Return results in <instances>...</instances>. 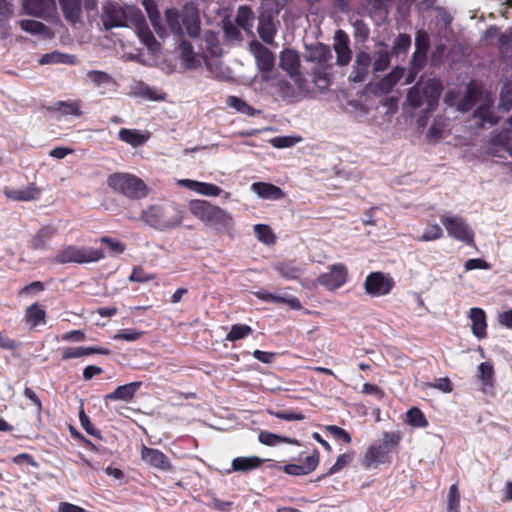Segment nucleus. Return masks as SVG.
<instances>
[{"instance_id": "0eeeda50", "label": "nucleus", "mask_w": 512, "mask_h": 512, "mask_svg": "<svg viewBox=\"0 0 512 512\" xmlns=\"http://www.w3.org/2000/svg\"><path fill=\"white\" fill-rule=\"evenodd\" d=\"M348 279V269L342 263L333 264L329 271L318 277V283L327 290L334 291L342 287Z\"/></svg>"}, {"instance_id": "aec40b11", "label": "nucleus", "mask_w": 512, "mask_h": 512, "mask_svg": "<svg viewBox=\"0 0 512 512\" xmlns=\"http://www.w3.org/2000/svg\"><path fill=\"white\" fill-rule=\"evenodd\" d=\"M255 296L262 301L271 302V303H282L288 305L291 309L300 310L302 309V304L297 297H286L281 295L272 294L264 289H261L254 293Z\"/></svg>"}, {"instance_id": "c03bdc74", "label": "nucleus", "mask_w": 512, "mask_h": 512, "mask_svg": "<svg viewBox=\"0 0 512 512\" xmlns=\"http://www.w3.org/2000/svg\"><path fill=\"white\" fill-rule=\"evenodd\" d=\"M254 232L259 241L268 245L275 243L276 237L270 226L266 224H256L254 226Z\"/></svg>"}, {"instance_id": "a211bd4d", "label": "nucleus", "mask_w": 512, "mask_h": 512, "mask_svg": "<svg viewBox=\"0 0 512 512\" xmlns=\"http://www.w3.org/2000/svg\"><path fill=\"white\" fill-rule=\"evenodd\" d=\"M142 382L135 381L125 385L118 386L113 392L105 396V400L130 402L137 391L140 389Z\"/></svg>"}, {"instance_id": "680f3d73", "label": "nucleus", "mask_w": 512, "mask_h": 512, "mask_svg": "<svg viewBox=\"0 0 512 512\" xmlns=\"http://www.w3.org/2000/svg\"><path fill=\"white\" fill-rule=\"evenodd\" d=\"M58 106V110L64 115L80 116L82 114V112L80 111V103L78 101H60L58 103Z\"/></svg>"}, {"instance_id": "a18cd8bd", "label": "nucleus", "mask_w": 512, "mask_h": 512, "mask_svg": "<svg viewBox=\"0 0 512 512\" xmlns=\"http://www.w3.org/2000/svg\"><path fill=\"white\" fill-rule=\"evenodd\" d=\"M479 379L483 386H493L494 367L490 362H482L478 366Z\"/></svg>"}, {"instance_id": "c85d7f7f", "label": "nucleus", "mask_w": 512, "mask_h": 512, "mask_svg": "<svg viewBox=\"0 0 512 512\" xmlns=\"http://www.w3.org/2000/svg\"><path fill=\"white\" fill-rule=\"evenodd\" d=\"M41 191L34 184L29 185L24 189H12L6 191L5 194L8 198L16 201H31L38 198Z\"/></svg>"}, {"instance_id": "c756f323", "label": "nucleus", "mask_w": 512, "mask_h": 512, "mask_svg": "<svg viewBox=\"0 0 512 512\" xmlns=\"http://www.w3.org/2000/svg\"><path fill=\"white\" fill-rule=\"evenodd\" d=\"M260 443L267 446H275L280 443H287L295 446H300V441L295 438L277 435L268 431H260L258 435Z\"/></svg>"}, {"instance_id": "412c9836", "label": "nucleus", "mask_w": 512, "mask_h": 512, "mask_svg": "<svg viewBox=\"0 0 512 512\" xmlns=\"http://www.w3.org/2000/svg\"><path fill=\"white\" fill-rule=\"evenodd\" d=\"M110 350L104 347H67L62 350V359L69 360L93 354L109 355Z\"/></svg>"}, {"instance_id": "f3484780", "label": "nucleus", "mask_w": 512, "mask_h": 512, "mask_svg": "<svg viewBox=\"0 0 512 512\" xmlns=\"http://www.w3.org/2000/svg\"><path fill=\"white\" fill-rule=\"evenodd\" d=\"M469 318L471 319V330L475 337L484 339L487 336V321L486 313L481 308H471L469 311Z\"/></svg>"}, {"instance_id": "423d86ee", "label": "nucleus", "mask_w": 512, "mask_h": 512, "mask_svg": "<svg viewBox=\"0 0 512 512\" xmlns=\"http://www.w3.org/2000/svg\"><path fill=\"white\" fill-rule=\"evenodd\" d=\"M440 220L451 237L467 244L473 242V232L463 218L442 215Z\"/></svg>"}, {"instance_id": "774afa93", "label": "nucleus", "mask_w": 512, "mask_h": 512, "mask_svg": "<svg viewBox=\"0 0 512 512\" xmlns=\"http://www.w3.org/2000/svg\"><path fill=\"white\" fill-rule=\"evenodd\" d=\"M354 37L360 41H365L369 37V28L362 20H356L353 24Z\"/></svg>"}, {"instance_id": "de8ad7c7", "label": "nucleus", "mask_w": 512, "mask_h": 512, "mask_svg": "<svg viewBox=\"0 0 512 512\" xmlns=\"http://www.w3.org/2000/svg\"><path fill=\"white\" fill-rule=\"evenodd\" d=\"M86 78L93 83L94 86L100 87L102 85L113 83V78L107 72L91 70L86 74Z\"/></svg>"}, {"instance_id": "f704fd0d", "label": "nucleus", "mask_w": 512, "mask_h": 512, "mask_svg": "<svg viewBox=\"0 0 512 512\" xmlns=\"http://www.w3.org/2000/svg\"><path fill=\"white\" fill-rule=\"evenodd\" d=\"M23 7L27 14L42 16L49 8V0H23Z\"/></svg>"}, {"instance_id": "2f4dec72", "label": "nucleus", "mask_w": 512, "mask_h": 512, "mask_svg": "<svg viewBox=\"0 0 512 512\" xmlns=\"http://www.w3.org/2000/svg\"><path fill=\"white\" fill-rule=\"evenodd\" d=\"M118 137L121 141L131 145L132 147H139L148 139V137L143 135L140 131L127 128H121L118 132Z\"/></svg>"}, {"instance_id": "0e129e2a", "label": "nucleus", "mask_w": 512, "mask_h": 512, "mask_svg": "<svg viewBox=\"0 0 512 512\" xmlns=\"http://www.w3.org/2000/svg\"><path fill=\"white\" fill-rule=\"evenodd\" d=\"M319 461V451L317 449H314L312 454L307 456L301 465L304 468L306 474H309L317 468V466L319 465Z\"/></svg>"}, {"instance_id": "69168bd1", "label": "nucleus", "mask_w": 512, "mask_h": 512, "mask_svg": "<svg viewBox=\"0 0 512 512\" xmlns=\"http://www.w3.org/2000/svg\"><path fill=\"white\" fill-rule=\"evenodd\" d=\"M411 45V37L408 34L401 33L395 40L393 50L396 54L405 53Z\"/></svg>"}, {"instance_id": "a19ab883", "label": "nucleus", "mask_w": 512, "mask_h": 512, "mask_svg": "<svg viewBox=\"0 0 512 512\" xmlns=\"http://www.w3.org/2000/svg\"><path fill=\"white\" fill-rule=\"evenodd\" d=\"M477 102V91L474 87L468 86L467 93L457 104V110L460 112L470 111Z\"/></svg>"}, {"instance_id": "20e7f679", "label": "nucleus", "mask_w": 512, "mask_h": 512, "mask_svg": "<svg viewBox=\"0 0 512 512\" xmlns=\"http://www.w3.org/2000/svg\"><path fill=\"white\" fill-rule=\"evenodd\" d=\"M104 258L105 252L102 249L65 245L58 250L52 261L56 264H86L98 262Z\"/></svg>"}, {"instance_id": "1a4fd4ad", "label": "nucleus", "mask_w": 512, "mask_h": 512, "mask_svg": "<svg viewBox=\"0 0 512 512\" xmlns=\"http://www.w3.org/2000/svg\"><path fill=\"white\" fill-rule=\"evenodd\" d=\"M207 226L214 228L218 233H224L232 237L235 222L232 215L219 206Z\"/></svg>"}, {"instance_id": "7ed1b4c3", "label": "nucleus", "mask_w": 512, "mask_h": 512, "mask_svg": "<svg viewBox=\"0 0 512 512\" xmlns=\"http://www.w3.org/2000/svg\"><path fill=\"white\" fill-rule=\"evenodd\" d=\"M107 185L116 193L130 200L145 198L149 189L145 182L131 173L115 172L108 176Z\"/></svg>"}, {"instance_id": "864d4df0", "label": "nucleus", "mask_w": 512, "mask_h": 512, "mask_svg": "<svg viewBox=\"0 0 512 512\" xmlns=\"http://www.w3.org/2000/svg\"><path fill=\"white\" fill-rule=\"evenodd\" d=\"M70 58H72V56L55 51L52 53L44 54L39 62L40 64L72 63Z\"/></svg>"}, {"instance_id": "dca6fc26", "label": "nucleus", "mask_w": 512, "mask_h": 512, "mask_svg": "<svg viewBox=\"0 0 512 512\" xmlns=\"http://www.w3.org/2000/svg\"><path fill=\"white\" fill-rule=\"evenodd\" d=\"M337 43L334 45L336 52V63L339 66H346L351 61L352 51L349 47L347 35L339 30L336 32Z\"/></svg>"}, {"instance_id": "72a5a7b5", "label": "nucleus", "mask_w": 512, "mask_h": 512, "mask_svg": "<svg viewBox=\"0 0 512 512\" xmlns=\"http://www.w3.org/2000/svg\"><path fill=\"white\" fill-rule=\"evenodd\" d=\"M354 457L355 453L353 451L340 454L337 457L336 462L332 465V467L325 474L319 476L317 480H322L328 476L338 473L343 468L348 466L353 461Z\"/></svg>"}, {"instance_id": "6e6552de", "label": "nucleus", "mask_w": 512, "mask_h": 512, "mask_svg": "<svg viewBox=\"0 0 512 512\" xmlns=\"http://www.w3.org/2000/svg\"><path fill=\"white\" fill-rule=\"evenodd\" d=\"M140 454L141 459L152 468L163 472H169L173 469L170 459L159 449L151 448L143 444Z\"/></svg>"}, {"instance_id": "b1692460", "label": "nucleus", "mask_w": 512, "mask_h": 512, "mask_svg": "<svg viewBox=\"0 0 512 512\" xmlns=\"http://www.w3.org/2000/svg\"><path fill=\"white\" fill-rule=\"evenodd\" d=\"M273 269L284 279L296 280L302 274L303 269L294 260L279 261L273 265Z\"/></svg>"}, {"instance_id": "6e6d98bb", "label": "nucleus", "mask_w": 512, "mask_h": 512, "mask_svg": "<svg viewBox=\"0 0 512 512\" xmlns=\"http://www.w3.org/2000/svg\"><path fill=\"white\" fill-rule=\"evenodd\" d=\"M99 241L105 244L113 255L122 254L126 250V245L118 240H115L109 236H102Z\"/></svg>"}, {"instance_id": "9d476101", "label": "nucleus", "mask_w": 512, "mask_h": 512, "mask_svg": "<svg viewBox=\"0 0 512 512\" xmlns=\"http://www.w3.org/2000/svg\"><path fill=\"white\" fill-rule=\"evenodd\" d=\"M179 184L187 189L205 196L217 197L224 193V198L228 199L231 195L229 192H224L219 186L212 183L199 182L191 179H182L179 181Z\"/></svg>"}, {"instance_id": "2eb2a0df", "label": "nucleus", "mask_w": 512, "mask_h": 512, "mask_svg": "<svg viewBox=\"0 0 512 512\" xmlns=\"http://www.w3.org/2000/svg\"><path fill=\"white\" fill-rule=\"evenodd\" d=\"M279 66L289 76H294L300 71V56L294 49H284L279 55Z\"/></svg>"}, {"instance_id": "8fccbe9b", "label": "nucleus", "mask_w": 512, "mask_h": 512, "mask_svg": "<svg viewBox=\"0 0 512 512\" xmlns=\"http://www.w3.org/2000/svg\"><path fill=\"white\" fill-rule=\"evenodd\" d=\"M181 18L176 10H168L166 12V21L169 28L172 32L179 35L183 33Z\"/></svg>"}, {"instance_id": "7c9ffc66", "label": "nucleus", "mask_w": 512, "mask_h": 512, "mask_svg": "<svg viewBox=\"0 0 512 512\" xmlns=\"http://www.w3.org/2000/svg\"><path fill=\"white\" fill-rule=\"evenodd\" d=\"M332 68V63L328 65H316L312 70L313 83L320 90H325L330 85L329 70Z\"/></svg>"}, {"instance_id": "338daca9", "label": "nucleus", "mask_w": 512, "mask_h": 512, "mask_svg": "<svg viewBox=\"0 0 512 512\" xmlns=\"http://www.w3.org/2000/svg\"><path fill=\"white\" fill-rule=\"evenodd\" d=\"M142 336V332L135 329H121L113 337L114 340L136 341Z\"/></svg>"}, {"instance_id": "58836bf2", "label": "nucleus", "mask_w": 512, "mask_h": 512, "mask_svg": "<svg viewBox=\"0 0 512 512\" xmlns=\"http://www.w3.org/2000/svg\"><path fill=\"white\" fill-rule=\"evenodd\" d=\"M295 84L298 98L308 95L313 91L312 85L308 79L304 77L301 71H298L296 75L290 76Z\"/></svg>"}, {"instance_id": "3c124183", "label": "nucleus", "mask_w": 512, "mask_h": 512, "mask_svg": "<svg viewBox=\"0 0 512 512\" xmlns=\"http://www.w3.org/2000/svg\"><path fill=\"white\" fill-rule=\"evenodd\" d=\"M22 30L32 34H42L47 30L44 23L36 20L24 19L19 22Z\"/></svg>"}, {"instance_id": "5701e85b", "label": "nucleus", "mask_w": 512, "mask_h": 512, "mask_svg": "<svg viewBox=\"0 0 512 512\" xmlns=\"http://www.w3.org/2000/svg\"><path fill=\"white\" fill-rule=\"evenodd\" d=\"M252 190L263 199L279 200L284 198L285 193L274 184L266 182H255L251 186Z\"/></svg>"}, {"instance_id": "49530a36", "label": "nucleus", "mask_w": 512, "mask_h": 512, "mask_svg": "<svg viewBox=\"0 0 512 512\" xmlns=\"http://www.w3.org/2000/svg\"><path fill=\"white\" fill-rule=\"evenodd\" d=\"M227 105L234 108L237 112L252 116L255 109L248 105L244 100L237 96H229L226 101Z\"/></svg>"}, {"instance_id": "473e14b6", "label": "nucleus", "mask_w": 512, "mask_h": 512, "mask_svg": "<svg viewBox=\"0 0 512 512\" xmlns=\"http://www.w3.org/2000/svg\"><path fill=\"white\" fill-rule=\"evenodd\" d=\"M262 460L256 456L237 457L232 461L233 471L248 472L260 467Z\"/></svg>"}, {"instance_id": "4c0bfd02", "label": "nucleus", "mask_w": 512, "mask_h": 512, "mask_svg": "<svg viewBox=\"0 0 512 512\" xmlns=\"http://www.w3.org/2000/svg\"><path fill=\"white\" fill-rule=\"evenodd\" d=\"M253 20L254 14L250 7L244 5L238 8L235 21L239 27L247 30L252 27Z\"/></svg>"}, {"instance_id": "9b49d317", "label": "nucleus", "mask_w": 512, "mask_h": 512, "mask_svg": "<svg viewBox=\"0 0 512 512\" xmlns=\"http://www.w3.org/2000/svg\"><path fill=\"white\" fill-rule=\"evenodd\" d=\"M304 58L307 62L316 65H328L331 63L333 56L328 45L318 42L306 47Z\"/></svg>"}, {"instance_id": "37998d69", "label": "nucleus", "mask_w": 512, "mask_h": 512, "mask_svg": "<svg viewBox=\"0 0 512 512\" xmlns=\"http://www.w3.org/2000/svg\"><path fill=\"white\" fill-rule=\"evenodd\" d=\"M416 51L413 54L414 62H424L429 49V40L426 35H418L416 37Z\"/></svg>"}, {"instance_id": "ddd939ff", "label": "nucleus", "mask_w": 512, "mask_h": 512, "mask_svg": "<svg viewBox=\"0 0 512 512\" xmlns=\"http://www.w3.org/2000/svg\"><path fill=\"white\" fill-rule=\"evenodd\" d=\"M390 453L391 449L386 445H372L365 452L362 464L366 468L383 464L389 461Z\"/></svg>"}, {"instance_id": "e433bc0d", "label": "nucleus", "mask_w": 512, "mask_h": 512, "mask_svg": "<svg viewBox=\"0 0 512 512\" xmlns=\"http://www.w3.org/2000/svg\"><path fill=\"white\" fill-rule=\"evenodd\" d=\"M406 422L416 428H424L428 426V421L424 413L417 407L410 408L406 413Z\"/></svg>"}, {"instance_id": "a878e982", "label": "nucleus", "mask_w": 512, "mask_h": 512, "mask_svg": "<svg viewBox=\"0 0 512 512\" xmlns=\"http://www.w3.org/2000/svg\"><path fill=\"white\" fill-rule=\"evenodd\" d=\"M272 87L274 88L275 93L283 100L295 101L299 99L295 86L286 79H274Z\"/></svg>"}, {"instance_id": "f8f14e48", "label": "nucleus", "mask_w": 512, "mask_h": 512, "mask_svg": "<svg viewBox=\"0 0 512 512\" xmlns=\"http://www.w3.org/2000/svg\"><path fill=\"white\" fill-rule=\"evenodd\" d=\"M218 207L203 199H193L188 204L190 213L206 226Z\"/></svg>"}, {"instance_id": "cd10ccee", "label": "nucleus", "mask_w": 512, "mask_h": 512, "mask_svg": "<svg viewBox=\"0 0 512 512\" xmlns=\"http://www.w3.org/2000/svg\"><path fill=\"white\" fill-rule=\"evenodd\" d=\"M63 15L67 21L76 23L81 16V0H59Z\"/></svg>"}, {"instance_id": "ea45409f", "label": "nucleus", "mask_w": 512, "mask_h": 512, "mask_svg": "<svg viewBox=\"0 0 512 512\" xmlns=\"http://www.w3.org/2000/svg\"><path fill=\"white\" fill-rule=\"evenodd\" d=\"M252 332V328L246 324H234L231 326V329L225 339L230 342H235L247 337Z\"/></svg>"}, {"instance_id": "393cba45", "label": "nucleus", "mask_w": 512, "mask_h": 512, "mask_svg": "<svg viewBox=\"0 0 512 512\" xmlns=\"http://www.w3.org/2000/svg\"><path fill=\"white\" fill-rule=\"evenodd\" d=\"M56 234V229L51 226H43L32 237L30 248L33 250H43L47 248L48 241Z\"/></svg>"}, {"instance_id": "bf43d9fd", "label": "nucleus", "mask_w": 512, "mask_h": 512, "mask_svg": "<svg viewBox=\"0 0 512 512\" xmlns=\"http://www.w3.org/2000/svg\"><path fill=\"white\" fill-rule=\"evenodd\" d=\"M326 431L330 433L336 440L349 444L352 441L351 435L343 428L336 425H328L325 427Z\"/></svg>"}, {"instance_id": "f257e3e1", "label": "nucleus", "mask_w": 512, "mask_h": 512, "mask_svg": "<svg viewBox=\"0 0 512 512\" xmlns=\"http://www.w3.org/2000/svg\"><path fill=\"white\" fill-rule=\"evenodd\" d=\"M140 220L158 231H168L182 224L183 211L173 204H154L141 211Z\"/></svg>"}, {"instance_id": "052dcab7", "label": "nucleus", "mask_w": 512, "mask_h": 512, "mask_svg": "<svg viewBox=\"0 0 512 512\" xmlns=\"http://www.w3.org/2000/svg\"><path fill=\"white\" fill-rule=\"evenodd\" d=\"M390 65V54L387 51H379L377 57L373 62L374 72H383Z\"/></svg>"}, {"instance_id": "39448f33", "label": "nucleus", "mask_w": 512, "mask_h": 512, "mask_svg": "<svg viewBox=\"0 0 512 512\" xmlns=\"http://www.w3.org/2000/svg\"><path fill=\"white\" fill-rule=\"evenodd\" d=\"M395 286L390 274L381 271L371 272L364 281V290L371 297L388 295Z\"/></svg>"}, {"instance_id": "09e8293b", "label": "nucleus", "mask_w": 512, "mask_h": 512, "mask_svg": "<svg viewBox=\"0 0 512 512\" xmlns=\"http://www.w3.org/2000/svg\"><path fill=\"white\" fill-rule=\"evenodd\" d=\"M460 493L457 484H453L449 488L447 499V512H459Z\"/></svg>"}, {"instance_id": "6ab92c4d", "label": "nucleus", "mask_w": 512, "mask_h": 512, "mask_svg": "<svg viewBox=\"0 0 512 512\" xmlns=\"http://www.w3.org/2000/svg\"><path fill=\"white\" fill-rule=\"evenodd\" d=\"M255 59L259 71L262 73H270L275 64V56L271 50L261 43H257L255 47Z\"/></svg>"}, {"instance_id": "4468645a", "label": "nucleus", "mask_w": 512, "mask_h": 512, "mask_svg": "<svg viewBox=\"0 0 512 512\" xmlns=\"http://www.w3.org/2000/svg\"><path fill=\"white\" fill-rule=\"evenodd\" d=\"M371 56L365 51H361L356 55L353 70L349 76V81L358 83L363 82L368 75L369 67L371 65Z\"/></svg>"}, {"instance_id": "4be33fe9", "label": "nucleus", "mask_w": 512, "mask_h": 512, "mask_svg": "<svg viewBox=\"0 0 512 512\" xmlns=\"http://www.w3.org/2000/svg\"><path fill=\"white\" fill-rule=\"evenodd\" d=\"M24 320L30 328H36L46 324L47 313L45 309L36 302L25 309Z\"/></svg>"}, {"instance_id": "f03ea898", "label": "nucleus", "mask_w": 512, "mask_h": 512, "mask_svg": "<svg viewBox=\"0 0 512 512\" xmlns=\"http://www.w3.org/2000/svg\"><path fill=\"white\" fill-rule=\"evenodd\" d=\"M443 86L437 79H428L423 86L418 82L407 93L406 102L412 108L426 104V112H432L438 105Z\"/></svg>"}, {"instance_id": "5fc2aeb1", "label": "nucleus", "mask_w": 512, "mask_h": 512, "mask_svg": "<svg viewBox=\"0 0 512 512\" xmlns=\"http://www.w3.org/2000/svg\"><path fill=\"white\" fill-rule=\"evenodd\" d=\"M473 116L475 118L480 119L482 123H489L490 125H494L497 123L496 118L494 117L492 111L487 105L478 106L475 109Z\"/></svg>"}, {"instance_id": "13d9d810", "label": "nucleus", "mask_w": 512, "mask_h": 512, "mask_svg": "<svg viewBox=\"0 0 512 512\" xmlns=\"http://www.w3.org/2000/svg\"><path fill=\"white\" fill-rule=\"evenodd\" d=\"M156 276L154 274H149L145 271V269L141 266H136L133 268L132 273L129 276V280L131 282H139L145 283L151 280H154Z\"/></svg>"}, {"instance_id": "bb28decb", "label": "nucleus", "mask_w": 512, "mask_h": 512, "mask_svg": "<svg viewBox=\"0 0 512 512\" xmlns=\"http://www.w3.org/2000/svg\"><path fill=\"white\" fill-rule=\"evenodd\" d=\"M405 69L395 67L390 73L385 75L377 84L379 90L383 93H389L399 80L404 76Z\"/></svg>"}, {"instance_id": "4d7b16f0", "label": "nucleus", "mask_w": 512, "mask_h": 512, "mask_svg": "<svg viewBox=\"0 0 512 512\" xmlns=\"http://www.w3.org/2000/svg\"><path fill=\"white\" fill-rule=\"evenodd\" d=\"M103 25H104L105 29L109 30L114 27L123 26L124 22L117 11L109 10L105 13V17L103 19Z\"/></svg>"}, {"instance_id": "c9c22d12", "label": "nucleus", "mask_w": 512, "mask_h": 512, "mask_svg": "<svg viewBox=\"0 0 512 512\" xmlns=\"http://www.w3.org/2000/svg\"><path fill=\"white\" fill-rule=\"evenodd\" d=\"M137 34L141 42L149 50L156 51L159 48V42L156 40L154 34L146 24L138 27Z\"/></svg>"}, {"instance_id": "e2e57ef3", "label": "nucleus", "mask_w": 512, "mask_h": 512, "mask_svg": "<svg viewBox=\"0 0 512 512\" xmlns=\"http://www.w3.org/2000/svg\"><path fill=\"white\" fill-rule=\"evenodd\" d=\"M443 231L438 224L429 225L422 236L419 238L421 241H433L441 238Z\"/></svg>"}, {"instance_id": "603ef678", "label": "nucleus", "mask_w": 512, "mask_h": 512, "mask_svg": "<svg viewBox=\"0 0 512 512\" xmlns=\"http://www.w3.org/2000/svg\"><path fill=\"white\" fill-rule=\"evenodd\" d=\"M79 420L82 428L91 436L102 439L101 432L97 429L93 423L91 422L89 416L84 412V410H80L79 412Z\"/></svg>"}, {"instance_id": "79ce46f5", "label": "nucleus", "mask_w": 512, "mask_h": 512, "mask_svg": "<svg viewBox=\"0 0 512 512\" xmlns=\"http://www.w3.org/2000/svg\"><path fill=\"white\" fill-rule=\"evenodd\" d=\"M182 27L185 28L186 33L192 37L196 38L200 34V21L197 15L184 16L181 18Z\"/></svg>"}]
</instances>
